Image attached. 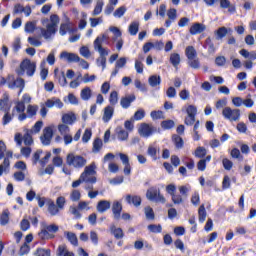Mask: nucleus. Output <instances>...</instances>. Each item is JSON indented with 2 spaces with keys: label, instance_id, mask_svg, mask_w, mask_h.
<instances>
[{
  "label": "nucleus",
  "instance_id": "nucleus-1",
  "mask_svg": "<svg viewBox=\"0 0 256 256\" xmlns=\"http://www.w3.org/2000/svg\"><path fill=\"white\" fill-rule=\"evenodd\" d=\"M177 186L175 184H169L166 186V192L171 196L172 203L174 205H181L185 203V199L189 197V192L191 191L190 185H182L178 187L179 194L176 193Z\"/></svg>",
  "mask_w": 256,
  "mask_h": 256
},
{
  "label": "nucleus",
  "instance_id": "nucleus-2",
  "mask_svg": "<svg viewBox=\"0 0 256 256\" xmlns=\"http://www.w3.org/2000/svg\"><path fill=\"white\" fill-rule=\"evenodd\" d=\"M61 19L57 14H52L50 16V20L48 18H44L41 20L43 27L41 28V34L44 39H50L51 35H55L57 33V27L60 23Z\"/></svg>",
  "mask_w": 256,
  "mask_h": 256
},
{
  "label": "nucleus",
  "instance_id": "nucleus-3",
  "mask_svg": "<svg viewBox=\"0 0 256 256\" xmlns=\"http://www.w3.org/2000/svg\"><path fill=\"white\" fill-rule=\"evenodd\" d=\"M35 71H37V63L31 61L30 59H24L20 63L18 75H27V77H33V75H35Z\"/></svg>",
  "mask_w": 256,
  "mask_h": 256
},
{
  "label": "nucleus",
  "instance_id": "nucleus-4",
  "mask_svg": "<svg viewBox=\"0 0 256 256\" xmlns=\"http://www.w3.org/2000/svg\"><path fill=\"white\" fill-rule=\"evenodd\" d=\"M66 163L69 167H74V169H83L87 165V159L81 155L69 153L66 157Z\"/></svg>",
  "mask_w": 256,
  "mask_h": 256
},
{
  "label": "nucleus",
  "instance_id": "nucleus-5",
  "mask_svg": "<svg viewBox=\"0 0 256 256\" xmlns=\"http://www.w3.org/2000/svg\"><path fill=\"white\" fill-rule=\"evenodd\" d=\"M222 117L231 123L237 122L241 119V110L237 108L232 109L231 107L226 106L222 110Z\"/></svg>",
  "mask_w": 256,
  "mask_h": 256
},
{
  "label": "nucleus",
  "instance_id": "nucleus-6",
  "mask_svg": "<svg viewBox=\"0 0 256 256\" xmlns=\"http://www.w3.org/2000/svg\"><path fill=\"white\" fill-rule=\"evenodd\" d=\"M146 198L148 201H154V203H166L167 199L161 194V190L157 187H151L146 192Z\"/></svg>",
  "mask_w": 256,
  "mask_h": 256
},
{
  "label": "nucleus",
  "instance_id": "nucleus-7",
  "mask_svg": "<svg viewBox=\"0 0 256 256\" xmlns=\"http://www.w3.org/2000/svg\"><path fill=\"white\" fill-rule=\"evenodd\" d=\"M95 169H97L95 162H92L90 165L86 166L84 173L81 174V179L86 180L87 183H97V178L93 176L97 173Z\"/></svg>",
  "mask_w": 256,
  "mask_h": 256
},
{
  "label": "nucleus",
  "instance_id": "nucleus-8",
  "mask_svg": "<svg viewBox=\"0 0 256 256\" xmlns=\"http://www.w3.org/2000/svg\"><path fill=\"white\" fill-rule=\"evenodd\" d=\"M138 133L140 137L148 139V137H151L154 133H157V127L153 126L152 124L142 123L138 128Z\"/></svg>",
  "mask_w": 256,
  "mask_h": 256
},
{
  "label": "nucleus",
  "instance_id": "nucleus-9",
  "mask_svg": "<svg viewBox=\"0 0 256 256\" xmlns=\"http://www.w3.org/2000/svg\"><path fill=\"white\" fill-rule=\"evenodd\" d=\"M53 139V128L51 126L44 128L43 135L40 137L42 145H51Z\"/></svg>",
  "mask_w": 256,
  "mask_h": 256
},
{
  "label": "nucleus",
  "instance_id": "nucleus-10",
  "mask_svg": "<svg viewBox=\"0 0 256 256\" xmlns=\"http://www.w3.org/2000/svg\"><path fill=\"white\" fill-rule=\"evenodd\" d=\"M9 89H20L18 95L23 93V89H25V80L23 78H17L13 82H8Z\"/></svg>",
  "mask_w": 256,
  "mask_h": 256
},
{
  "label": "nucleus",
  "instance_id": "nucleus-11",
  "mask_svg": "<svg viewBox=\"0 0 256 256\" xmlns=\"http://www.w3.org/2000/svg\"><path fill=\"white\" fill-rule=\"evenodd\" d=\"M60 59H64L68 63H79V55L67 51L61 52Z\"/></svg>",
  "mask_w": 256,
  "mask_h": 256
},
{
  "label": "nucleus",
  "instance_id": "nucleus-12",
  "mask_svg": "<svg viewBox=\"0 0 256 256\" xmlns=\"http://www.w3.org/2000/svg\"><path fill=\"white\" fill-rule=\"evenodd\" d=\"M125 201L126 203H128V205H134V207H141V196L139 195H131L128 194L125 197Z\"/></svg>",
  "mask_w": 256,
  "mask_h": 256
},
{
  "label": "nucleus",
  "instance_id": "nucleus-13",
  "mask_svg": "<svg viewBox=\"0 0 256 256\" xmlns=\"http://www.w3.org/2000/svg\"><path fill=\"white\" fill-rule=\"evenodd\" d=\"M136 99L137 98L135 97V94L122 97L120 100V105L122 109H129L131 107V103H133Z\"/></svg>",
  "mask_w": 256,
  "mask_h": 256
},
{
  "label": "nucleus",
  "instance_id": "nucleus-14",
  "mask_svg": "<svg viewBox=\"0 0 256 256\" xmlns=\"http://www.w3.org/2000/svg\"><path fill=\"white\" fill-rule=\"evenodd\" d=\"M121 211H123V206L120 204L119 201L115 200L112 204V213L116 221H119V219H121Z\"/></svg>",
  "mask_w": 256,
  "mask_h": 256
},
{
  "label": "nucleus",
  "instance_id": "nucleus-15",
  "mask_svg": "<svg viewBox=\"0 0 256 256\" xmlns=\"http://www.w3.org/2000/svg\"><path fill=\"white\" fill-rule=\"evenodd\" d=\"M205 29H207L205 24L196 22L190 27L189 33H190V35H200V33H203V31H205Z\"/></svg>",
  "mask_w": 256,
  "mask_h": 256
},
{
  "label": "nucleus",
  "instance_id": "nucleus-16",
  "mask_svg": "<svg viewBox=\"0 0 256 256\" xmlns=\"http://www.w3.org/2000/svg\"><path fill=\"white\" fill-rule=\"evenodd\" d=\"M45 106L48 107V109H52V107H57V109H63V102L61 101V99L53 97L45 102Z\"/></svg>",
  "mask_w": 256,
  "mask_h": 256
},
{
  "label": "nucleus",
  "instance_id": "nucleus-17",
  "mask_svg": "<svg viewBox=\"0 0 256 256\" xmlns=\"http://www.w3.org/2000/svg\"><path fill=\"white\" fill-rule=\"evenodd\" d=\"M115 113V108L113 106H106L104 108V113L102 117V121L104 123H109L111 119H113V115Z\"/></svg>",
  "mask_w": 256,
  "mask_h": 256
},
{
  "label": "nucleus",
  "instance_id": "nucleus-18",
  "mask_svg": "<svg viewBox=\"0 0 256 256\" xmlns=\"http://www.w3.org/2000/svg\"><path fill=\"white\" fill-rule=\"evenodd\" d=\"M111 209V201L108 200H100L97 203L96 210L98 213H107Z\"/></svg>",
  "mask_w": 256,
  "mask_h": 256
},
{
  "label": "nucleus",
  "instance_id": "nucleus-19",
  "mask_svg": "<svg viewBox=\"0 0 256 256\" xmlns=\"http://www.w3.org/2000/svg\"><path fill=\"white\" fill-rule=\"evenodd\" d=\"M11 106L9 105V94L4 93L2 95V98H0V111H4V113H7V111H10Z\"/></svg>",
  "mask_w": 256,
  "mask_h": 256
},
{
  "label": "nucleus",
  "instance_id": "nucleus-20",
  "mask_svg": "<svg viewBox=\"0 0 256 256\" xmlns=\"http://www.w3.org/2000/svg\"><path fill=\"white\" fill-rule=\"evenodd\" d=\"M147 155H149L153 161H157V159H159V148L157 144H150L148 146Z\"/></svg>",
  "mask_w": 256,
  "mask_h": 256
},
{
  "label": "nucleus",
  "instance_id": "nucleus-21",
  "mask_svg": "<svg viewBox=\"0 0 256 256\" xmlns=\"http://www.w3.org/2000/svg\"><path fill=\"white\" fill-rule=\"evenodd\" d=\"M94 49L98 51L100 57L107 58V55H109V49L103 48V44H99V39L94 40Z\"/></svg>",
  "mask_w": 256,
  "mask_h": 256
},
{
  "label": "nucleus",
  "instance_id": "nucleus-22",
  "mask_svg": "<svg viewBox=\"0 0 256 256\" xmlns=\"http://www.w3.org/2000/svg\"><path fill=\"white\" fill-rule=\"evenodd\" d=\"M75 121H77V115L73 112L62 115V123L65 125H73Z\"/></svg>",
  "mask_w": 256,
  "mask_h": 256
},
{
  "label": "nucleus",
  "instance_id": "nucleus-23",
  "mask_svg": "<svg viewBox=\"0 0 256 256\" xmlns=\"http://www.w3.org/2000/svg\"><path fill=\"white\" fill-rule=\"evenodd\" d=\"M47 207H48V213L55 217L61 210L59 207L55 205V202L53 200H47Z\"/></svg>",
  "mask_w": 256,
  "mask_h": 256
},
{
  "label": "nucleus",
  "instance_id": "nucleus-24",
  "mask_svg": "<svg viewBox=\"0 0 256 256\" xmlns=\"http://www.w3.org/2000/svg\"><path fill=\"white\" fill-rule=\"evenodd\" d=\"M221 9H228V13H236L237 8L229 0H220Z\"/></svg>",
  "mask_w": 256,
  "mask_h": 256
},
{
  "label": "nucleus",
  "instance_id": "nucleus-25",
  "mask_svg": "<svg viewBox=\"0 0 256 256\" xmlns=\"http://www.w3.org/2000/svg\"><path fill=\"white\" fill-rule=\"evenodd\" d=\"M56 254L57 256H75L73 252L69 251V249L67 248V245L65 244H61L58 246Z\"/></svg>",
  "mask_w": 256,
  "mask_h": 256
},
{
  "label": "nucleus",
  "instance_id": "nucleus-26",
  "mask_svg": "<svg viewBox=\"0 0 256 256\" xmlns=\"http://www.w3.org/2000/svg\"><path fill=\"white\" fill-rule=\"evenodd\" d=\"M231 31V28L227 29V27L223 26L218 28L214 33L216 35L217 41H221L224 37H227V34Z\"/></svg>",
  "mask_w": 256,
  "mask_h": 256
},
{
  "label": "nucleus",
  "instance_id": "nucleus-27",
  "mask_svg": "<svg viewBox=\"0 0 256 256\" xmlns=\"http://www.w3.org/2000/svg\"><path fill=\"white\" fill-rule=\"evenodd\" d=\"M22 141L24 142V145H26V147H31V145H33V134L31 131H29V129L25 130Z\"/></svg>",
  "mask_w": 256,
  "mask_h": 256
},
{
  "label": "nucleus",
  "instance_id": "nucleus-28",
  "mask_svg": "<svg viewBox=\"0 0 256 256\" xmlns=\"http://www.w3.org/2000/svg\"><path fill=\"white\" fill-rule=\"evenodd\" d=\"M116 133L119 141H127L129 139V132L125 131L121 126L116 128Z\"/></svg>",
  "mask_w": 256,
  "mask_h": 256
},
{
  "label": "nucleus",
  "instance_id": "nucleus-29",
  "mask_svg": "<svg viewBox=\"0 0 256 256\" xmlns=\"http://www.w3.org/2000/svg\"><path fill=\"white\" fill-rule=\"evenodd\" d=\"M104 6H105V2H103V0H96V5L92 12V16L97 17V15H101V13L103 12Z\"/></svg>",
  "mask_w": 256,
  "mask_h": 256
},
{
  "label": "nucleus",
  "instance_id": "nucleus-30",
  "mask_svg": "<svg viewBox=\"0 0 256 256\" xmlns=\"http://www.w3.org/2000/svg\"><path fill=\"white\" fill-rule=\"evenodd\" d=\"M110 233L115 237V239H123V229L117 228L115 225L110 226Z\"/></svg>",
  "mask_w": 256,
  "mask_h": 256
},
{
  "label": "nucleus",
  "instance_id": "nucleus-31",
  "mask_svg": "<svg viewBox=\"0 0 256 256\" xmlns=\"http://www.w3.org/2000/svg\"><path fill=\"white\" fill-rule=\"evenodd\" d=\"M92 95H93V92L90 87H85L80 92V97H81L82 101H89V99H91Z\"/></svg>",
  "mask_w": 256,
  "mask_h": 256
},
{
  "label": "nucleus",
  "instance_id": "nucleus-32",
  "mask_svg": "<svg viewBox=\"0 0 256 256\" xmlns=\"http://www.w3.org/2000/svg\"><path fill=\"white\" fill-rule=\"evenodd\" d=\"M211 162V155L206 156V158L199 160L197 163L198 171H205L207 169V163Z\"/></svg>",
  "mask_w": 256,
  "mask_h": 256
},
{
  "label": "nucleus",
  "instance_id": "nucleus-33",
  "mask_svg": "<svg viewBox=\"0 0 256 256\" xmlns=\"http://www.w3.org/2000/svg\"><path fill=\"white\" fill-rule=\"evenodd\" d=\"M185 55L188 60L197 59V50H195V47L193 46H188L185 49Z\"/></svg>",
  "mask_w": 256,
  "mask_h": 256
},
{
  "label": "nucleus",
  "instance_id": "nucleus-34",
  "mask_svg": "<svg viewBox=\"0 0 256 256\" xmlns=\"http://www.w3.org/2000/svg\"><path fill=\"white\" fill-rule=\"evenodd\" d=\"M38 237L39 239L42 240H47V239H53V237H55V235H52L49 230L44 227L41 229V231L38 233Z\"/></svg>",
  "mask_w": 256,
  "mask_h": 256
},
{
  "label": "nucleus",
  "instance_id": "nucleus-35",
  "mask_svg": "<svg viewBox=\"0 0 256 256\" xmlns=\"http://www.w3.org/2000/svg\"><path fill=\"white\" fill-rule=\"evenodd\" d=\"M128 33L132 36H135V35H137V33H139V22L138 21L131 22V24L128 27Z\"/></svg>",
  "mask_w": 256,
  "mask_h": 256
},
{
  "label": "nucleus",
  "instance_id": "nucleus-36",
  "mask_svg": "<svg viewBox=\"0 0 256 256\" xmlns=\"http://www.w3.org/2000/svg\"><path fill=\"white\" fill-rule=\"evenodd\" d=\"M103 149V140L96 138L93 142L92 153H99Z\"/></svg>",
  "mask_w": 256,
  "mask_h": 256
},
{
  "label": "nucleus",
  "instance_id": "nucleus-37",
  "mask_svg": "<svg viewBox=\"0 0 256 256\" xmlns=\"http://www.w3.org/2000/svg\"><path fill=\"white\" fill-rule=\"evenodd\" d=\"M64 235L71 245H74L75 247L78 245L79 241L77 240V235H75V233L66 231L64 232Z\"/></svg>",
  "mask_w": 256,
  "mask_h": 256
},
{
  "label": "nucleus",
  "instance_id": "nucleus-38",
  "mask_svg": "<svg viewBox=\"0 0 256 256\" xmlns=\"http://www.w3.org/2000/svg\"><path fill=\"white\" fill-rule=\"evenodd\" d=\"M148 83L150 87H158V85H161V76L152 75L148 79Z\"/></svg>",
  "mask_w": 256,
  "mask_h": 256
},
{
  "label": "nucleus",
  "instance_id": "nucleus-39",
  "mask_svg": "<svg viewBox=\"0 0 256 256\" xmlns=\"http://www.w3.org/2000/svg\"><path fill=\"white\" fill-rule=\"evenodd\" d=\"M170 63L173 67H179V63H181V56L178 53H172L170 55Z\"/></svg>",
  "mask_w": 256,
  "mask_h": 256
},
{
  "label": "nucleus",
  "instance_id": "nucleus-40",
  "mask_svg": "<svg viewBox=\"0 0 256 256\" xmlns=\"http://www.w3.org/2000/svg\"><path fill=\"white\" fill-rule=\"evenodd\" d=\"M58 131L60 133V135H68L69 133H71V128L69 127L68 124H65L62 122V124L58 125Z\"/></svg>",
  "mask_w": 256,
  "mask_h": 256
},
{
  "label": "nucleus",
  "instance_id": "nucleus-41",
  "mask_svg": "<svg viewBox=\"0 0 256 256\" xmlns=\"http://www.w3.org/2000/svg\"><path fill=\"white\" fill-rule=\"evenodd\" d=\"M199 215V222L205 223V220L207 219V211L205 210V205H201L198 210Z\"/></svg>",
  "mask_w": 256,
  "mask_h": 256
},
{
  "label": "nucleus",
  "instance_id": "nucleus-42",
  "mask_svg": "<svg viewBox=\"0 0 256 256\" xmlns=\"http://www.w3.org/2000/svg\"><path fill=\"white\" fill-rule=\"evenodd\" d=\"M39 110V107L37 105H28L26 113L29 118L35 117L37 115V111Z\"/></svg>",
  "mask_w": 256,
  "mask_h": 256
},
{
  "label": "nucleus",
  "instance_id": "nucleus-43",
  "mask_svg": "<svg viewBox=\"0 0 256 256\" xmlns=\"http://www.w3.org/2000/svg\"><path fill=\"white\" fill-rule=\"evenodd\" d=\"M172 141L175 144V147L177 149H182L184 143H183V138H181V136L174 134L172 136Z\"/></svg>",
  "mask_w": 256,
  "mask_h": 256
},
{
  "label": "nucleus",
  "instance_id": "nucleus-44",
  "mask_svg": "<svg viewBox=\"0 0 256 256\" xmlns=\"http://www.w3.org/2000/svg\"><path fill=\"white\" fill-rule=\"evenodd\" d=\"M64 102L70 103L71 105H79V100L73 93L68 94L67 98H64Z\"/></svg>",
  "mask_w": 256,
  "mask_h": 256
},
{
  "label": "nucleus",
  "instance_id": "nucleus-45",
  "mask_svg": "<svg viewBox=\"0 0 256 256\" xmlns=\"http://www.w3.org/2000/svg\"><path fill=\"white\" fill-rule=\"evenodd\" d=\"M81 19L78 23V29H80V31H83V29H85V27H87V14L85 12L81 13Z\"/></svg>",
  "mask_w": 256,
  "mask_h": 256
},
{
  "label": "nucleus",
  "instance_id": "nucleus-46",
  "mask_svg": "<svg viewBox=\"0 0 256 256\" xmlns=\"http://www.w3.org/2000/svg\"><path fill=\"white\" fill-rule=\"evenodd\" d=\"M144 213L146 219H148L149 221H153V219H155V212L153 211V208H151V206L145 207Z\"/></svg>",
  "mask_w": 256,
  "mask_h": 256
},
{
  "label": "nucleus",
  "instance_id": "nucleus-47",
  "mask_svg": "<svg viewBox=\"0 0 256 256\" xmlns=\"http://www.w3.org/2000/svg\"><path fill=\"white\" fill-rule=\"evenodd\" d=\"M126 12L127 8H125V6L119 7L114 11L113 17H115L116 19H121V17H123Z\"/></svg>",
  "mask_w": 256,
  "mask_h": 256
},
{
  "label": "nucleus",
  "instance_id": "nucleus-48",
  "mask_svg": "<svg viewBox=\"0 0 256 256\" xmlns=\"http://www.w3.org/2000/svg\"><path fill=\"white\" fill-rule=\"evenodd\" d=\"M15 111H17L18 113H25V103L22 101H17L13 108L14 114H15Z\"/></svg>",
  "mask_w": 256,
  "mask_h": 256
},
{
  "label": "nucleus",
  "instance_id": "nucleus-49",
  "mask_svg": "<svg viewBox=\"0 0 256 256\" xmlns=\"http://www.w3.org/2000/svg\"><path fill=\"white\" fill-rule=\"evenodd\" d=\"M195 157L198 159H203L207 155V149L205 147H198L194 152Z\"/></svg>",
  "mask_w": 256,
  "mask_h": 256
},
{
  "label": "nucleus",
  "instance_id": "nucleus-50",
  "mask_svg": "<svg viewBox=\"0 0 256 256\" xmlns=\"http://www.w3.org/2000/svg\"><path fill=\"white\" fill-rule=\"evenodd\" d=\"M41 129H43V121H37L29 131H31L32 134L37 135V133H40Z\"/></svg>",
  "mask_w": 256,
  "mask_h": 256
},
{
  "label": "nucleus",
  "instance_id": "nucleus-51",
  "mask_svg": "<svg viewBox=\"0 0 256 256\" xmlns=\"http://www.w3.org/2000/svg\"><path fill=\"white\" fill-rule=\"evenodd\" d=\"M161 127L164 130L173 129L175 127V121L173 120H164L161 122Z\"/></svg>",
  "mask_w": 256,
  "mask_h": 256
},
{
  "label": "nucleus",
  "instance_id": "nucleus-52",
  "mask_svg": "<svg viewBox=\"0 0 256 256\" xmlns=\"http://www.w3.org/2000/svg\"><path fill=\"white\" fill-rule=\"evenodd\" d=\"M148 231H150V233H161L163 227H161V224H150L148 225Z\"/></svg>",
  "mask_w": 256,
  "mask_h": 256
},
{
  "label": "nucleus",
  "instance_id": "nucleus-53",
  "mask_svg": "<svg viewBox=\"0 0 256 256\" xmlns=\"http://www.w3.org/2000/svg\"><path fill=\"white\" fill-rule=\"evenodd\" d=\"M69 29H71V24L69 22L62 23L60 25V30H59L60 35L62 37L67 35V31H69Z\"/></svg>",
  "mask_w": 256,
  "mask_h": 256
},
{
  "label": "nucleus",
  "instance_id": "nucleus-54",
  "mask_svg": "<svg viewBox=\"0 0 256 256\" xmlns=\"http://www.w3.org/2000/svg\"><path fill=\"white\" fill-rule=\"evenodd\" d=\"M80 209L75 206L69 207V213L73 215L74 219H81V212Z\"/></svg>",
  "mask_w": 256,
  "mask_h": 256
},
{
  "label": "nucleus",
  "instance_id": "nucleus-55",
  "mask_svg": "<svg viewBox=\"0 0 256 256\" xmlns=\"http://www.w3.org/2000/svg\"><path fill=\"white\" fill-rule=\"evenodd\" d=\"M67 203V200L65 199V197L63 196H59L57 199H56V206L58 208H60V211H63V209H65V205Z\"/></svg>",
  "mask_w": 256,
  "mask_h": 256
},
{
  "label": "nucleus",
  "instance_id": "nucleus-56",
  "mask_svg": "<svg viewBox=\"0 0 256 256\" xmlns=\"http://www.w3.org/2000/svg\"><path fill=\"white\" fill-rule=\"evenodd\" d=\"M35 256H51V250L45 248H38L34 253Z\"/></svg>",
  "mask_w": 256,
  "mask_h": 256
},
{
  "label": "nucleus",
  "instance_id": "nucleus-57",
  "mask_svg": "<svg viewBox=\"0 0 256 256\" xmlns=\"http://www.w3.org/2000/svg\"><path fill=\"white\" fill-rule=\"evenodd\" d=\"M92 135H93V132H91V129L87 128L84 131V134L82 136V143H89V141L91 140Z\"/></svg>",
  "mask_w": 256,
  "mask_h": 256
},
{
  "label": "nucleus",
  "instance_id": "nucleus-58",
  "mask_svg": "<svg viewBox=\"0 0 256 256\" xmlns=\"http://www.w3.org/2000/svg\"><path fill=\"white\" fill-rule=\"evenodd\" d=\"M134 121H141L142 119H145V110L139 109L134 113L133 116Z\"/></svg>",
  "mask_w": 256,
  "mask_h": 256
},
{
  "label": "nucleus",
  "instance_id": "nucleus-59",
  "mask_svg": "<svg viewBox=\"0 0 256 256\" xmlns=\"http://www.w3.org/2000/svg\"><path fill=\"white\" fill-rule=\"evenodd\" d=\"M9 165H11L9 158H4L3 163L0 165V177L3 175L4 171H7V169H9Z\"/></svg>",
  "mask_w": 256,
  "mask_h": 256
},
{
  "label": "nucleus",
  "instance_id": "nucleus-60",
  "mask_svg": "<svg viewBox=\"0 0 256 256\" xmlns=\"http://www.w3.org/2000/svg\"><path fill=\"white\" fill-rule=\"evenodd\" d=\"M81 199V192L79 190H72L70 194V200L74 203H77Z\"/></svg>",
  "mask_w": 256,
  "mask_h": 256
},
{
  "label": "nucleus",
  "instance_id": "nucleus-61",
  "mask_svg": "<svg viewBox=\"0 0 256 256\" xmlns=\"http://www.w3.org/2000/svg\"><path fill=\"white\" fill-rule=\"evenodd\" d=\"M9 223V210H5L0 216V224L7 225Z\"/></svg>",
  "mask_w": 256,
  "mask_h": 256
},
{
  "label": "nucleus",
  "instance_id": "nucleus-62",
  "mask_svg": "<svg viewBox=\"0 0 256 256\" xmlns=\"http://www.w3.org/2000/svg\"><path fill=\"white\" fill-rule=\"evenodd\" d=\"M188 65L192 69H199V67H201V64L199 62V58H193V59L188 60Z\"/></svg>",
  "mask_w": 256,
  "mask_h": 256
},
{
  "label": "nucleus",
  "instance_id": "nucleus-63",
  "mask_svg": "<svg viewBox=\"0 0 256 256\" xmlns=\"http://www.w3.org/2000/svg\"><path fill=\"white\" fill-rule=\"evenodd\" d=\"M37 26V24L35 22H27L25 24V28L24 31L26 33H33L35 31V27Z\"/></svg>",
  "mask_w": 256,
  "mask_h": 256
},
{
  "label": "nucleus",
  "instance_id": "nucleus-64",
  "mask_svg": "<svg viewBox=\"0 0 256 256\" xmlns=\"http://www.w3.org/2000/svg\"><path fill=\"white\" fill-rule=\"evenodd\" d=\"M109 101L112 105H117L119 101V93H117V91L111 92Z\"/></svg>",
  "mask_w": 256,
  "mask_h": 256
}]
</instances>
